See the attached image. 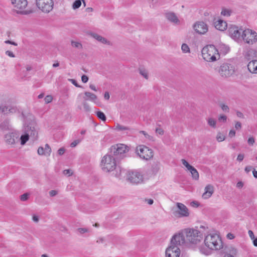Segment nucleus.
<instances>
[{"label":"nucleus","instance_id":"1","mask_svg":"<svg viewBox=\"0 0 257 257\" xmlns=\"http://www.w3.org/2000/svg\"><path fill=\"white\" fill-rule=\"evenodd\" d=\"M205 246L199 247L200 252L204 254L211 253L212 250H219L223 248V242L220 236L217 234H208L204 239Z\"/></svg>","mask_w":257,"mask_h":257},{"label":"nucleus","instance_id":"2","mask_svg":"<svg viewBox=\"0 0 257 257\" xmlns=\"http://www.w3.org/2000/svg\"><path fill=\"white\" fill-rule=\"evenodd\" d=\"M185 244V236L182 233L174 234L170 241V245L166 250V257H179L180 249L179 246Z\"/></svg>","mask_w":257,"mask_h":257},{"label":"nucleus","instance_id":"3","mask_svg":"<svg viewBox=\"0 0 257 257\" xmlns=\"http://www.w3.org/2000/svg\"><path fill=\"white\" fill-rule=\"evenodd\" d=\"M110 153L105 155L101 161L102 169L106 172H109L115 171V176L119 177L121 175V170L119 166L116 165V160Z\"/></svg>","mask_w":257,"mask_h":257},{"label":"nucleus","instance_id":"4","mask_svg":"<svg viewBox=\"0 0 257 257\" xmlns=\"http://www.w3.org/2000/svg\"><path fill=\"white\" fill-rule=\"evenodd\" d=\"M179 233H182L184 235L185 243L196 244L203 238V233L194 228H186Z\"/></svg>","mask_w":257,"mask_h":257},{"label":"nucleus","instance_id":"5","mask_svg":"<svg viewBox=\"0 0 257 257\" xmlns=\"http://www.w3.org/2000/svg\"><path fill=\"white\" fill-rule=\"evenodd\" d=\"M201 52L203 59L208 62H213L220 58L218 50L213 45L205 46Z\"/></svg>","mask_w":257,"mask_h":257},{"label":"nucleus","instance_id":"6","mask_svg":"<svg viewBox=\"0 0 257 257\" xmlns=\"http://www.w3.org/2000/svg\"><path fill=\"white\" fill-rule=\"evenodd\" d=\"M35 122L29 123L25 127V134L21 137V144L24 145L28 141L29 137H31L33 140H36L38 138V131L36 127Z\"/></svg>","mask_w":257,"mask_h":257},{"label":"nucleus","instance_id":"7","mask_svg":"<svg viewBox=\"0 0 257 257\" xmlns=\"http://www.w3.org/2000/svg\"><path fill=\"white\" fill-rule=\"evenodd\" d=\"M128 147L124 144H116L111 147L109 153L117 160H119L125 157L124 154L128 151Z\"/></svg>","mask_w":257,"mask_h":257},{"label":"nucleus","instance_id":"8","mask_svg":"<svg viewBox=\"0 0 257 257\" xmlns=\"http://www.w3.org/2000/svg\"><path fill=\"white\" fill-rule=\"evenodd\" d=\"M241 38L245 43L252 45L257 41V33L249 29H246L242 31Z\"/></svg>","mask_w":257,"mask_h":257},{"label":"nucleus","instance_id":"9","mask_svg":"<svg viewBox=\"0 0 257 257\" xmlns=\"http://www.w3.org/2000/svg\"><path fill=\"white\" fill-rule=\"evenodd\" d=\"M136 152L141 159L146 160L151 159L154 156L153 151L145 145L137 147Z\"/></svg>","mask_w":257,"mask_h":257},{"label":"nucleus","instance_id":"10","mask_svg":"<svg viewBox=\"0 0 257 257\" xmlns=\"http://www.w3.org/2000/svg\"><path fill=\"white\" fill-rule=\"evenodd\" d=\"M218 72L221 77L227 78L234 74L235 68L233 65L224 63L220 65Z\"/></svg>","mask_w":257,"mask_h":257},{"label":"nucleus","instance_id":"11","mask_svg":"<svg viewBox=\"0 0 257 257\" xmlns=\"http://www.w3.org/2000/svg\"><path fill=\"white\" fill-rule=\"evenodd\" d=\"M36 5L43 12L48 13L52 10L54 3L53 0H36Z\"/></svg>","mask_w":257,"mask_h":257},{"label":"nucleus","instance_id":"12","mask_svg":"<svg viewBox=\"0 0 257 257\" xmlns=\"http://www.w3.org/2000/svg\"><path fill=\"white\" fill-rule=\"evenodd\" d=\"M242 31H244L241 28L238 29V27L235 26H231L228 29L229 35L234 40L237 41L240 40L241 37V34Z\"/></svg>","mask_w":257,"mask_h":257},{"label":"nucleus","instance_id":"13","mask_svg":"<svg viewBox=\"0 0 257 257\" xmlns=\"http://www.w3.org/2000/svg\"><path fill=\"white\" fill-rule=\"evenodd\" d=\"M177 207L178 210L173 212L175 216L181 217H187L189 215L188 209L184 204L181 203H177Z\"/></svg>","mask_w":257,"mask_h":257},{"label":"nucleus","instance_id":"14","mask_svg":"<svg viewBox=\"0 0 257 257\" xmlns=\"http://www.w3.org/2000/svg\"><path fill=\"white\" fill-rule=\"evenodd\" d=\"M193 29L197 33L201 35L205 34L208 30V26L203 21L196 22L193 25Z\"/></svg>","mask_w":257,"mask_h":257},{"label":"nucleus","instance_id":"15","mask_svg":"<svg viewBox=\"0 0 257 257\" xmlns=\"http://www.w3.org/2000/svg\"><path fill=\"white\" fill-rule=\"evenodd\" d=\"M127 180L133 184H139L143 180V175L137 171L129 172L127 175Z\"/></svg>","mask_w":257,"mask_h":257},{"label":"nucleus","instance_id":"16","mask_svg":"<svg viewBox=\"0 0 257 257\" xmlns=\"http://www.w3.org/2000/svg\"><path fill=\"white\" fill-rule=\"evenodd\" d=\"M14 7L19 10L24 9L28 5L27 0H11Z\"/></svg>","mask_w":257,"mask_h":257},{"label":"nucleus","instance_id":"17","mask_svg":"<svg viewBox=\"0 0 257 257\" xmlns=\"http://www.w3.org/2000/svg\"><path fill=\"white\" fill-rule=\"evenodd\" d=\"M213 192V186L210 184H208L205 188V192L202 195V197L204 199H208L211 196Z\"/></svg>","mask_w":257,"mask_h":257},{"label":"nucleus","instance_id":"18","mask_svg":"<svg viewBox=\"0 0 257 257\" xmlns=\"http://www.w3.org/2000/svg\"><path fill=\"white\" fill-rule=\"evenodd\" d=\"M16 111V109L12 106L3 105L0 106V113H2L4 114H8L11 113H15Z\"/></svg>","mask_w":257,"mask_h":257},{"label":"nucleus","instance_id":"19","mask_svg":"<svg viewBox=\"0 0 257 257\" xmlns=\"http://www.w3.org/2000/svg\"><path fill=\"white\" fill-rule=\"evenodd\" d=\"M17 135L15 133H9L5 136L6 142L10 145L15 144V139H17Z\"/></svg>","mask_w":257,"mask_h":257},{"label":"nucleus","instance_id":"20","mask_svg":"<svg viewBox=\"0 0 257 257\" xmlns=\"http://www.w3.org/2000/svg\"><path fill=\"white\" fill-rule=\"evenodd\" d=\"M257 51L255 50L250 49L244 54V58L247 61H251L257 57Z\"/></svg>","mask_w":257,"mask_h":257},{"label":"nucleus","instance_id":"21","mask_svg":"<svg viewBox=\"0 0 257 257\" xmlns=\"http://www.w3.org/2000/svg\"><path fill=\"white\" fill-rule=\"evenodd\" d=\"M248 71L251 73H257V60L250 61L247 65Z\"/></svg>","mask_w":257,"mask_h":257},{"label":"nucleus","instance_id":"22","mask_svg":"<svg viewBox=\"0 0 257 257\" xmlns=\"http://www.w3.org/2000/svg\"><path fill=\"white\" fill-rule=\"evenodd\" d=\"M215 27L220 31H223L227 28V23L225 21L219 19L214 23Z\"/></svg>","mask_w":257,"mask_h":257},{"label":"nucleus","instance_id":"23","mask_svg":"<svg viewBox=\"0 0 257 257\" xmlns=\"http://www.w3.org/2000/svg\"><path fill=\"white\" fill-rule=\"evenodd\" d=\"M166 17L170 22L177 24L179 22V20L174 13H168L166 14Z\"/></svg>","mask_w":257,"mask_h":257},{"label":"nucleus","instance_id":"24","mask_svg":"<svg viewBox=\"0 0 257 257\" xmlns=\"http://www.w3.org/2000/svg\"><path fill=\"white\" fill-rule=\"evenodd\" d=\"M90 35L98 41L101 42L103 44H109V42L107 41L105 38L98 35L95 33H90Z\"/></svg>","mask_w":257,"mask_h":257},{"label":"nucleus","instance_id":"25","mask_svg":"<svg viewBox=\"0 0 257 257\" xmlns=\"http://www.w3.org/2000/svg\"><path fill=\"white\" fill-rule=\"evenodd\" d=\"M218 49L221 52L223 53L224 54H226L229 52V47L224 44H220L219 45Z\"/></svg>","mask_w":257,"mask_h":257},{"label":"nucleus","instance_id":"26","mask_svg":"<svg viewBox=\"0 0 257 257\" xmlns=\"http://www.w3.org/2000/svg\"><path fill=\"white\" fill-rule=\"evenodd\" d=\"M189 171L191 173L193 179H194L195 180H198L199 173L197 170L193 166H192Z\"/></svg>","mask_w":257,"mask_h":257},{"label":"nucleus","instance_id":"27","mask_svg":"<svg viewBox=\"0 0 257 257\" xmlns=\"http://www.w3.org/2000/svg\"><path fill=\"white\" fill-rule=\"evenodd\" d=\"M9 123L10 121L9 119H5L0 123V129L2 130H8L9 129Z\"/></svg>","mask_w":257,"mask_h":257},{"label":"nucleus","instance_id":"28","mask_svg":"<svg viewBox=\"0 0 257 257\" xmlns=\"http://www.w3.org/2000/svg\"><path fill=\"white\" fill-rule=\"evenodd\" d=\"M96 114L98 118H99L100 119L102 120L103 121H106V117L103 112L101 111H98L96 112Z\"/></svg>","mask_w":257,"mask_h":257},{"label":"nucleus","instance_id":"29","mask_svg":"<svg viewBox=\"0 0 257 257\" xmlns=\"http://www.w3.org/2000/svg\"><path fill=\"white\" fill-rule=\"evenodd\" d=\"M84 94L87 97L89 98L92 101H94L97 98L95 94L90 92H85Z\"/></svg>","mask_w":257,"mask_h":257},{"label":"nucleus","instance_id":"30","mask_svg":"<svg viewBox=\"0 0 257 257\" xmlns=\"http://www.w3.org/2000/svg\"><path fill=\"white\" fill-rule=\"evenodd\" d=\"M207 122L209 126L215 128L216 127V121L212 118H209L207 119Z\"/></svg>","mask_w":257,"mask_h":257},{"label":"nucleus","instance_id":"31","mask_svg":"<svg viewBox=\"0 0 257 257\" xmlns=\"http://www.w3.org/2000/svg\"><path fill=\"white\" fill-rule=\"evenodd\" d=\"M71 45L73 47H74L75 48H78L79 49H82V45L79 42H76L74 41H72Z\"/></svg>","mask_w":257,"mask_h":257},{"label":"nucleus","instance_id":"32","mask_svg":"<svg viewBox=\"0 0 257 257\" xmlns=\"http://www.w3.org/2000/svg\"><path fill=\"white\" fill-rule=\"evenodd\" d=\"M81 5V0H76L73 4V9L75 10L78 9Z\"/></svg>","mask_w":257,"mask_h":257},{"label":"nucleus","instance_id":"33","mask_svg":"<svg viewBox=\"0 0 257 257\" xmlns=\"http://www.w3.org/2000/svg\"><path fill=\"white\" fill-rule=\"evenodd\" d=\"M116 130L119 131H126V130H130V128L128 127L121 125L119 124H117L116 125Z\"/></svg>","mask_w":257,"mask_h":257},{"label":"nucleus","instance_id":"34","mask_svg":"<svg viewBox=\"0 0 257 257\" xmlns=\"http://www.w3.org/2000/svg\"><path fill=\"white\" fill-rule=\"evenodd\" d=\"M44 151L46 152V156H50L51 152V149L48 144H46L45 146Z\"/></svg>","mask_w":257,"mask_h":257},{"label":"nucleus","instance_id":"35","mask_svg":"<svg viewBox=\"0 0 257 257\" xmlns=\"http://www.w3.org/2000/svg\"><path fill=\"white\" fill-rule=\"evenodd\" d=\"M225 137L223 135L221 134L220 133H218L217 134L216 139L218 142H222L225 140Z\"/></svg>","mask_w":257,"mask_h":257},{"label":"nucleus","instance_id":"36","mask_svg":"<svg viewBox=\"0 0 257 257\" xmlns=\"http://www.w3.org/2000/svg\"><path fill=\"white\" fill-rule=\"evenodd\" d=\"M182 50L184 53L190 52V48L186 44H183L181 47Z\"/></svg>","mask_w":257,"mask_h":257},{"label":"nucleus","instance_id":"37","mask_svg":"<svg viewBox=\"0 0 257 257\" xmlns=\"http://www.w3.org/2000/svg\"><path fill=\"white\" fill-rule=\"evenodd\" d=\"M182 163L183 164V165L188 170H189L192 166L190 165L188 162L185 160V159H182L181 160Z\"/></svg>","mask_w":257,"mask_h":257},{"label":"nucleus","instance_id":"38","mask_svg":"<svg viewBox=\"0 0 257 257\" xmlns=\"http://www.w3.org/2000/svg\"><path fill=\"white\" fill-rule=\"evenodd\" d=\"M83 105L84 110L86 112H89L90 111V107L89 105V104L85 101L83 102Z\"/></svg>","mask_w":257,"mask_h":257},{"label":"nucleus","instance_id":"39","mask_svg":"<svg viewBox=\"0 0 257 257\" xmlns=\"http://www.w3.org/2000/svg\"><path fill=\"white\" fill-rule=\"evenodd\" d=\"M220 106L221 107L222 110L223 111L227 112H229V108L227 105H225V104L221 103L220 104Z\"/></svg>","mask_w":257,"mask_h":257},{"label":"nucleus","instance_id":"40","mask_svg":"<svg viewBox=\"0 0 257 257\" xmlns=\"http://www.w3.org/2000/svg\"><path fill=\"white\" fill-rule=\"evenodd\" d=\"M38 154L39 155H46L44 148L43 147H39L38 149Z\"/></svg>","mask_w":257,"mask_h":257},{"label":"nucleus","instance_id":"41","mask_svg":"<svg viewBox=\"0 0 257 257\" xmlns=\"http://www.w3.org/2000/svg\"><path fill=\"white\" fill-rule=\"evenodd\" d=\"M29 194L28 193H24L21 195L20 199L21 201H25L28 199Z\"/></svg>","mask_w":257,"mask_h":257},{"label":"nucleus","instance_id":"42","mask_svg":"<svg viewBox=\"0 0 257 257\" xmlns=\"http://www.w3.org/2000/svg\"><path fill=\"white\" fill-rule=\"evenodd\" d=\"M53 100V97L51 95H47L45 98V102L46 104H48L50 102H51Z\"/></svg>","mask_w":257,"mask_h":257},{"label":"nucleus","instance_id":"43","mask_svg":"<svg viewBox=\"0 0 257 257\" xmlns=\"http://www.w3.org/2000/svg\"><path fill=\"white\" fill-rule=\"evenodd\" d=\"M140 73L146 79L148 78V73L145 70L140 69Z\"/></svg>","mask_w":257,"mask_h":257},{"label":"nucleus","instance_id":"44","mask_svg":"<svg viewBox=\"0 0 257 257\" xmlns=\"http://www.w3.org/2000/svg\"><path fill=\"white\" fill-rule=\"evenodd\" d=\"M139 133L140 134H143L145 136V138L149 139V140H151L152 139V137L149 135L145 131H140Z\"/></svg>","mask_w":257,"mask_h":257},{"label":"nucleus","instance_id":"45","mask_svg":"<svg viewBox=\"0 0 257 257\" xmlns=\"http://www.w3.org/2000/svg\"><path fill=\"white\" fill-rule=\"evenodd\" d=\"M221 15L224 16H229L230 15V11L226 9H223L221 12Z\"/></svg>","mask_w":257,"mask_h":257},{"label":"nucleus","instance_id":"46","mask_svg":"<svg viewBox=\"0 0 257 257\" xmlns=\"http://www.w3.org/2000/svg\"><path fill=\"white\" fill-rule=\"evenodd\" d=\"M218 120L220 121H222L223 122H225L227 120V116L225 115H220L218 117Z\"/></svg>","mask_w":257,"mask_h":257},{"label":"nucleus","instance_id":"47","mask_svg":"<svg viewBox=\"0 0 257 257\" xmlns=\"http://www.w3.org/2000/svg\"><path fill=\"white\" fill-rule=\"evenodd\" d=\"M247 143L250 146H253L254 143V138L253 137H249L247 140Z\"/></svg>","mask_w":257,"mask_h":257},{"label":"nucleus","instance_id":"48","mask_svg":"<svg viewBox=\"0 0 257 257\" xmlns=\"http://www.w3.org/2000/svg\"><path fill=\"white\" fill-rule=\"evenodd\" d=\"M63 174L65 175H68V176L72 175L73 172L71 169H66L63 171Z\"/></svg>","mask_w":257,"mask_h":257},{"label":"nucleus","instance_id":"49","mask_svg":"<svg viewBox=\"0 0 257 257\" xmlns=\"http://www.w3.org/2000/svg\"><path fill=\"white\" fill-rule=\"evenodd\" d=\"M190 205L192 207H198L200 205V203L196 201H193L191 202Z\"/></svg>","mask_w":257,"mask_h":257},{"label":"nucleus","instance_id":"50","mask_svg":"<svg viewBox=\"0 0 257 257\" xmlns=\"http://www.w3.org/2000/svg\"><path fill=\"white\" fill-rule=\"evenodd\" d=\"M88 79H89L88 77L86 75H83L81 76V80L84 83L87 82V81H88Z\"/></svg>","mask_w":257,"mask_h":257},{"label":"nucleus","instance_id":"51","mask_svg":"<svg viewBox=\"0 0 257 257\" xmlns=\"http://www.w3.org/2000/svg\"><path fill=\"white\" fill-rule=\"evenodd\" d=\"M80 143V141L79 140H76L72 142L70 144V147L72 148H74L77 146Z\"/></svg>","mask_w":257,"mask_h":257},{"label":"nucleus","instance_id":"52","mask_svg":"<svg viewBox=\"0 0 257 257\" xmlns=\"http://www.w3.org/2000/svg\"><path fill=\"white\" fill-rule=\"evenodd\" d=\"M69 81L71 82V83L77 87H80L81 86L78 84L76 80L73 79H70Z\"/></svg>","mask_w":257,"mask_h":257},{"label":"nucleus","instance_id":"53","mask_svg":"<svg viewBox=\"0 0 257 257\" xmlns=\"http://www.w3.org/2000/svg\"><path fill=\"white\" fill-rule=\"evenodd\" d=\"M65 149L64 148H61L58 150V154L61 156L64 154Z\"/></svg>","mask_w":257,"mask_h":257},{"label":"nucleus","instance_id":"54","mask_svg":"<svg viewBox=\"0 0 257 257\" xmlns=\"http://www.w3.org/2000/svg\"><path fill=\"white\" fill-rule=\"evenodd\" d=\"M78 230L81 234L84 233L88 231V229L86 228H79L78 229Z\"/></svg>","mask_w":257,"mask_h":257},{"label":"nucleus","instance_id":"55","mask_svg":"<svg viewBox=\"0 0 257 257\" xmlns=\"http://www.w3.org/2000/svg\"><path fill=\"white\" fill-rule=\"evenodd\" d=\"M156 133L160 135H163L164 134V131L161 128H157L156 129Z\"/></svg>","mask_w":257,"mask_h":257},{"label":"nucleus","instance_id":"56","mask_svg":"<svg viewBox=\"0 0 257 257\" xmlns=\"http://www.w3.org/2000/svg\"><path fill=\"white\" fill-rule=\"evenodd\" d=\"M244 159V155L242 154H239L237 158V160L239 162H241Z\"/></svg>","mask_w":257,"mask_h":257},{"label":"nucleus","instance_id":"57","mask_svg":"<svg viewBox=\"0 0 257 257\" xmlns=\"http://www.w3.org/2000/svg\"><path fill=\"white\" fill-rule=\"evenodd\" d=\"M58 194V192L56 190H51L49 192L50 196L54 197Z\"/></svg>","mask_w":257,"mask_h":257},{"label":"nucleus","instance_id":"58","mask_svg":"<svg viewBox=\"0 0 257 257\" xmlns=\"http://www.w3.org/2000/svg\"><path fill=\"white\" fill-rule=\"evenodd\" d=\"M6 54L8 56H10V57H12V58H14V57H15V55L14 54V53H13L12 52H11V51H9V50H8V51H7L6 52Z\"/></svg>","mask_w":257,"mask_h":257},{"label":"nucleus","instance_id":"59","mask_svg":"<svg viewBox=\"0 0 257 257\" xmlns=\"http://www.w3.org/2000/svg\"><path fill=\"white\" fill-rule=\"evenodd\" d=\"M235 135V131L233 130H231L230 131L229 133V137L230 138H232L234 137Z\"/></svg>","mask_w":257,"mask_h":257},{"label":"nucleus","instance_id":"60","mask_svg":"<svg viewBox=\"0 0 257 257\" xmlns=\"http://www.w3.org/2000/svg\"><path fill=\"white\" fill-rule=\"evenodd\" d=\"M236 115L238 117H240V118H244V115L243 114L239 111H236Z\"/></svg>","mask_w":257,"mask_h":257},{"label":"nucleus","instance_id":"61","mask_svg":"<svg viewBox=\"0 0 257 257\" xmlns=\"http://www.w3.org/2000/svg\"><path fill=\"white\" fill-rule=\"evenodd\" d=\"M248 233L251 239H254V238H255L253 232L251 230H248Z\"/></svg>","mask_w":257,"mask_h":257},{"label":"nucleus","instance_id":"62","mask_svg":"<svg viewBox=\"0 0 257 257\" xmlns=\"http://www.w3.org/2000/svg\"><path fill=\"white\" fill-rule=\"evenodd\" d=\"M235 127L236 130L240 129L241 127V123L239 121L236 122L235 124Z\"/></svg>","mask_w":257,"mask_h":257},{"label":"nucleus","instance_id":"63","mask_svg":"<svg viewBox=\"0 0 257 257\" xmlns=\"http://www.w3.org/2000/svg\"><path fill=\"white\" fill-rule=\"evenodd\" d=\"M33 220L35 222H38L39 220V216L36 215H34L33 216Z\"/></svg>","mask_w":257,"mask_h":257},{"label":"nucleus","instance_id":"64","mask_svg":"<svg viewBox=\"0 0 257 257\" xmlns=\"http://www.w3.org/2000/svg\"><path fill=\"white\" fill-rule=\"evenodd\" d=\"M252 168V167L251 166H248L245 168L244 170L247 173H248L251 170Z\"/></svg>","mask_w":257,"mask_h":257}]
</instances>
